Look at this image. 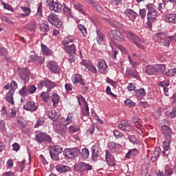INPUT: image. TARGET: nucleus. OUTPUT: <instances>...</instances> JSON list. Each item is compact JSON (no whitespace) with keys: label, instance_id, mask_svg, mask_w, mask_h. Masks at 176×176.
I'll use <instances>...</instances> for the list:
<instances>
[{"label":"nucleus","instance_id":"473e14b6","mask_svg":"<svg viewBox=\"0 0 176 176\" xmlns=\"http://www.w3.org/2000/svg\"><path fill=\"white\" fill-rule=\"evenodd\" d=\"M52 101L53 102V106L56 107V104H58L60 101V96L57 94H54L50 96Z\"/></svg>","mask_w":176,"mask_h":176},{"label":"nucleus","instance_id":"5fc2aeb1","mask_svg":"<svg viewBox=\"0 0 176 176\" xmlns=\"http://www.w3.org/2000/svg\"><path fill=\"white\" fill-rule=\"evenodd\" d=\"M50 119H54L56 118V111L54 110H50L47 113Z\"/></svg>","mask_w":176,"mask_h":176},{"label":"nucleus","instance_id":"774afa93","mask_svg":"<svg viewBox=\"0 0 176 176\" xmlns=\"http://www.w3.org/2000/svg\"><path fill=\"white\" fill-rule=\"evenodd\" d=\"M87 69H89V71H91V72H94V74H97V69L91 64L88 66Z\"/></svg>","mask_w":176,"mask_h":176},{"label":"nucleus","instance_id":"6e6d98bb","mask_svg":"<svg viewBox=\"0 0 176 176\" xmlns=\"http://www.w3.org/2000/svg\"><path fill=\"white\" fill-rule=\"evenodd\" d=\"M139 16L141 19H145V17H146V9H140L139 11Z\"/></svg>","mask_w":176,"mask_h":176},{"label":"nucleus","instance_id":"e2e57ef3","mask_svg":"<svg viewBox=\"0 0 176 176\" xmlns=\"http://www.w3.org/2000/svg\"><path fill=\"white\" fill-rule=\"evenodd\" d=\"M70 123H72V115L69 114L67 117V119L65 120V123L64 124L65 126H67Z\"/></svg>","mask_w":176,"mask_h":176},{"label":"nucleus","instance_id":"0e129e2a","mask_svg":"<svg viewBox=\"0 0 176 176\" xmlns=\"http://www.w3.org/2000/svg\"><path fill=\"white\" fill-rule=\"evenodd\" d=\"M45 124V121L43 120H38L36 124H34V128L38 129L39 126H43Z\"/></svg>","mask_w":176,"mask_h":176},{"label":"nucleus","instance_id":"680f3d73","mask_svg":"<svg viewBox=\"0 0 176 176\" xmlns=\"http://www.w3.org/2000/svg\"><path fill=\"white\" fill-rule=\"evenodd\" d=\"M1 21H3L4 23H7V24H13V21L10 20L9 18L7 16H1Z\"/></svg>","mask_w":176,"mask_h":176},{"label":"nucleus","instance_id":"f257e3e1","mask_svg":"<svg viewBox=\"0 0 176 176\" xmlns=\"http://www.w3.org/2000/svg\"><path fill=\"white\" fill-rule=\"evenodd\" d=\"M34 141H36L37 144H42V142L50 144V142H52V138L45 132L36 131L35 132Z\"/></svg>","mask_w":176,"mask_h":176},{"label":"nucleus","instance_id":"f8f14e48","mask_svg":"<svg viewBox=\"0 0 176 176\" xmlns=\"http://www.w3.org/2000/svg\"><path fill=\"white\" fill-rule=\"evenodd\" d=\"M50 10H53L56 13H60L63 10V6L61 3L57 2V0L54 1L51 5L48 6Z\"/></svg>","mask_w":176,"mask_h":176},{"label":"nucleus","instance_id":"a878e982","mask_svg":"<svg viewBox=\"0 0 176 176\" xmlns=\"http://www.w3.org/2000/svg\"><path fill=\"white\" fill-rule=\"evenodd\" d=\"M160 157V148H155L152 157H151V162H156Z\"/></svg>","mask_w":176,"mask_h":176},{"label":"nucleus","instance_id":"4d7b16f0","mask_svg":"<svg viewBox=\"0 0 176 176\" xmlns=\"http://www.w3.org/2000/svg\"><path fill=\"white\" fill-rule=\"evenodd\" d=\"M41 97H42L43 101H45V102H47V101H49V94H47V92H43L41 94Z\"/></svg>","mask_w":176,"mask_h":176},{"label":"nucleus","instance_id":"a211bd4d","mask_svg":"<svg viewBox=\"0 0 176 176\" xmlns=\"http://www.w3.org/2000/svg\"><path fill=\"white\" fill-rule=\"evenodd\" d=\"M30 75V70L27 67L21 68L19 69V76L22 80H27Z\"/></svg>","mask_w":176,"mask_h":176},{"label":"nucleus","instance_id":"20e7f679","mask_svg":"<svg viewBox=\"0 0 176 176\" xmlns=\"http://www.w3.org/2000/svg\"><path fill=\"white\" fill-rule=\"evenodd\" d=\"M44 86L47 88V91L49 92L52 89L56 87V82L48 79H44L43 80L40 81L38 85V90H42V87Z\"/></svg>","mask_w":176,"mask_h":176},{"label":"nucleus","instance_id":"7c9ffc66","mask_svg":"<svg viewBox=\"0 0 176 176\" xmlns=\"http://www.w3.org/2000/svg\"><path fill=\"white\" fill-rule=\"evenodd\" d=\"M70 47L66 46V48H64L65 52L69 54H76V47L75 45H69Z\"/></svg>","mask_w":176,"mask_h":176},{"label":"nucleus","instance_id":"ddd939ff","mask_svg":"<svg viewBox=\"0 0 176 176\" xmlns=\"http://www.w3.org/2000/svg\"><path fill=\"white\" fill-rule=\"evenodd\" d=\"M162 135H164V138H171L173 131L171 130V128L170 126L167 125H162Z\"/></svg>","mask_w":176,"mask_h":176},{"label":"nucleus","instance_id":"c756f323","mask_svg":"<svg viewBox=\"0 0 176 176\" xmlns=\"http://www.w3.org/2000/svg\"><path fill=\"white\" fill-rule=\"evenodd\" d=\"M89 155H90V152H89L88 148H84L82 149V151L80 153V156L82 160H87V159H89Z\"/></svg>","mask_w":176,"mask_h":176},{"label":"nucleus","instance_id":"a19ab883","mask_svg":"<svg viewBox=\"0 0 176 176\" xmlns=\"http://www.w3.org/2000/svg\"><path fill=\"white\" fill-rule=\"evenodd\" d=\"M176 74V68L168 69L165 72V75L166 76H175Z\"/></svg>","mask_w":176,"mask_h":176},{"label":"nucleus","instance_id":"3c124183","mask_svg":"<svg viewBox=\"0 0 176 176\" xmlns=\"http://www.w3.org/2000/svg\"><path fill=\"white\" fill-rule=\"evenodd\" d=\"M124 104L127 105V107H129V108H131V107H135V102H133L131 99H126L124 101Z\"/></svg>","mask_w":176,"mask_h":176},{"label":"nucleus","instance_id":"37998d69","mask_svg":"<svg viewBox=\"0 0 176 176\" xmlns=\"http://www.w3.org/2000/svg\"><path fill=\"white\" fill-rule=\"evenodd\" d=\"M63 12L66 14V16H68L69 19H74V16H72V12H71V9L68 8V7H64Z\"/></svg>","mask_w":176,"mask_h":176},{"label":"nucleus","instance_id":"052dcab7","mask_svg":"<svg viewBox=\"0 0 176 176\" xmlns=\"http://www.w3.org/2000/svg\"><path fill=\"white\" fill-rule=\"evenodd\" d=\"M135 89V85H134L133 82H130L128 84L127 89L129 90V91H134Z\"/></svg>","mask_w":176,"mask_h":176},{"label":"nucleus","instance_id":"ea45409f","mask_svg":"<svg viewBox=\"0 0 176 176\" xmlns=\"http://www.w3.org/2000/svg\"><path fill=\"white\" fill-rule=\"evenodd\" d=\"M63 146L60 145H55L52 147V152H55L56 153H63Z\"/></svg>","mask_w":176,"mask_h":176},{"label":"nucleus","instance_id":"4c0bfd02","mask_svg":"<svg viewBox=\"0 0 176 176\" xmlns=\"http://www.w3.org/2000/svg\"><path fill=\"white\" fill-rule=\"evenodd\" d=\"M21 9H22L23 12H24V14H22L23 17H27V16H30V14L31 13V9L24 6H21Z\"/></svg>","mask_w":176,"mask_h":176},{"label":"nucleus","instance_id":"f704fd0d","mask_svg":"<svg viewBox=\"0 0 176 176\" xmlns=\"http://www.w3.org/2000/svg\"><path fill=\"white\" fill-rule=\"evenodd\" d=\"M25 28L29 31H34L36 29V23L34 21H31L25 26Z\"/></svg>","mask_w":176,"mask_h":176},{"label":"nucleus","instance_id":"7ed1b4c3","mask_svg":"<svg viewBox=\"0 0 176 176\" xmlns=\"http://www.w3.org/2000/svg\"><path fill=\"white\" fill-rule=\"evenodd\" d=\"M146 9L148 10L147 12V20L148 23H153L157 17V10L153 8V5L149 3L146 6Z\"/></svg>","mask_w":176,"mask_h":176},{"label":"nucleus","instance_id":"49530a36","mask_svg":"<svg viewBox=\"0 0 176 176\" xmlns=\"http://www.w3.org/2000/svg\"><path fill=\"white\" fill-rule=\"evenodd\" d=\"M89 104H87V102H85V104H84V108L82 109V115L84 116H89Z\"/></svg>","mask_w":176,"mask_h":176},{"label":"nucleus","instance_id":"1a4fd4ad","mask_svg":"<svg viewBox=\"0 0 176 176\" xmlns=\"http://www.w3.org/2000/svg\"><path fill=\"white\" fill-rule=\"evenodd\" d=\"M101 148L98 147V144H95L91 148V160L94 162H97L98 160V157L100 156V151Z\"/></svg>","mask_w":176,"mask_h":176},{"label":"nucleus","instance_id":"79ce46f5","mask_svg":"<svg viewBox=\"0 0 176 176\" xmlns=\"http://www.w3.org/2000/svg\"><path fill=\"white\" fill-rule=\"evenodd\" d=\"M74 8L76 9V10H78L80 13H82V14H85V10H83V6L82 4H74Z\"/></svg>","mask_w":176,"mask_h":176},{"label":"nucleus","instance_id":"09e8293b","mask_svg":"<svg viewBox=\"0 0 176 176\" xmlns=\"http://www.w3.org/2000/svg\"><path fill=\"white\" fill-rule=\"evenodd\" d=\"M155 38H158V39H160V41H162V39H164V38L167 36V34H166L165 32H162L156 33L155 34Z\"/></svg>","mask_w":176,"mask_h":176},{"label":"nucleus","instance_id":"13d9d810","mask_svg":"<svg viewBox=\"0 0 176 176\" xmlns=\"http://www.w3.org/2000/svg\"><path fill=\"white\" fill-rule=\"evenodd\" d=\"M69 133H76V131H79V127L77 126L73 125L69 127Z\"/></svg>","mask_w":176,"mask_h":176},{"label":"nucleus","instance_id":"de8ad7c7","mask_svg":"<svg viewBox=\"0 0 176 176\" xmlns=\"http://www.w3.org/2000/svg\"><path fill=\"white\" fill-rule=\"evenodd\" d=\"M129 138L130 142H132V144L135 145H138V144H140V140H138V139H137V138H135V135H131L129 136Z\"/></svg>","mask_w":176,"mask_h":176},{"label":"nucleus","instance_id":"423d86ee","mask_svg":"<svg viewBox=\"0 0 176 176\" xmlns=\"http://www.w3.org/2000/svg\"><path fill=\"white\" fill-rule=\"evenodd\" d=\"M47 67L49 69V71L52 72V74H60L61 72V68L56 61H50L47 63Z\"/></svg>","mask_w":176,"mask_h":176},{"label":"nucleus","instance_id":"bf43d9fd","mask_svg":"<svg viewBox=\"0 0 176 176\" xmlns=\"http://www.w3.org/2000/svg\"><path fill=\"white\" fill-rule=\"evenodd\" d=\"M10 86L11 90H10V91H13V93H14L16 89H17V82L14 80H12L10 83Z\"/></svg>","mask_w":176,"mask_h":176},{"label":"nucleus","instance_id":"c03bdc74","mask_svg":"<svg viewBox=\"0 0 176 176\" xmlns=\"http://www.w3.org/2000/svg\"><path fill=\"white\" fill-rule=\"evenodd\" d=\"M42 58V56H38L36 55L30 56V60L32 63H34V64H39V60Z\"/></svg>","mask_w":176,"mask_h":176},{"label":"nucleus","instance_id":"c85d7f7f","mask_svg":"<svg viewBox=\"0 0 176 176\" xmlns=\"http://www.w3.org/2000/svg\"><path fill=\"white\" fill-rule=\"evenodd\" d=\"M13 94H14L13 91H9L6 95V100L8 101V102H10V104H12V105L14 104V101L13 100Z\"/></svg>","mask_w":176,"mask_h":176},{"label":"nucleus","instance_id":"72a5a7b5","mask_svg":"<svg viewBox=\"0 0 176 176\" xmlns=\"http://www.w3.org/2000/svg\"><path fill=\"white\" fill-rule=\"evenodd\" d=\"M155 71L157 75L161 74V72H164L166 71V65H155Z\"/></svg>","mask_w":176,"mask_h":176},{"label":"nucleus","instance_id":"dca6fc26","mask_svg":"<svg viewBox=\"0 0 176 176\" xmlns=\"http://www.w3.org/2000/svg\"><path fill=\"white\" fill-rule=\"evenodd\" d=\"M118 129L122 130L123 131H131L133 130V127L130 126V124L128 121H123L121 124H118Z\"/></svg>","mask_w":176,"mask_h":176},{"label":"nucleus","instance_id":"a18cd8bd","mask_svg":"<svg viewBox=\"0 0 176 176\" xmlns=\"http://www.w3.org/2000/svg\"><path fill=\"white\" fill-rule=\"evenodd\" d=\"M78 30L80 31L83 36H87V30L83 25H78Z\"/></svg>","mask_w":176,"mask_h":176},{"label":"nucleus","instance_id":"f3484780","mask_svg":"<svg viewBox=\"0 0 176 176\" xmlns=\"http://www.w3.org/2000/svg\"><path fill=\"white\" fill-rule=\"evenodd\" d=\"M174 174L173 170L168 165H166L164 168V172L159 170L157 173V176H171Z\"/></svg>","mask_w":176,"mask_h":176},{"label":"nucleus","instance_id":"4468645a","mask_svg":"<svg viewBox=\"0 0 176 176\" xmlns=\"http://www.w3.org/2000/svg\"><path fill=\"white\" fill-rule=\"evenodd\" d=\"M98 67H99V72L102 74H108V65H107V63L105 60H102L99 61L98 63Z\"/></svg>","mask_w":176,"mask_h":176},{"label":"nucleus","instance_id":"39448f33","mask_svg":"<svg viewBox=\"0 0 176 176\" xmlns=\"http://www.w3.org/2000/svg\"><path fill=\"white\" fill-rule=\"evenodd\" d=\"M47 21L55 25L56 28H60L63 25V22L60 19L57 18V16L55 14H51L47 16Z\"/></svg>","mask_w":176,"mask_h":176},{"label":"nucleus","instance_id":"6e6552de","mask_svg":"<svg viewBox=\"0 0 176 176\" xmlns=\"http://www.w3.org/2000/svg\"><path fill=\"white\" fill-rule=\"evenodd\" d=\"M38 107L39 104H38V102H35L34 101H29L23 105V109H25V111H29L30 112H35V111L38 109Z\"/></svg>","mask_w":176,"mask_h":176},{"label":"nucleus","instance_id":"393cba45","mask_svg":"<svg viewBox=\"0 0 176 176\" xmlns=\"http://www.w3.org/2000/svg\"><path fill=\"white\" fill-rule=\"evenodd\" d=\"M125 14L129 17V19H131L133 20H135V17L138 16V14L131 9L126 10L125 11Z\"/></svg>","mask_w":176,"mask_h":176},{"label":"nucleus","instance_id":"9b49d317","mask_svg":"<svg viewBox=\"0 0 176 176\" xmlns=\"http://www.w3.org/2000/svg\"><path fill=\"white\" fill-rule=\"evenodd\" d=\"M170 144H171V138H164L162 144V148H164L162 153H164L165 156H167V155L170 153V151H168V149H170Z\"/></svg>","mask_w":176,"mask_h":176},{"label":"nucleus","instance_id":"b1692460","mask_svg":"<svg viewBox=\"0 0 176 176\" xmlns=\"http://www.w3.org/2000/svg\"><path fill=\"white\" fill-rule=\"evenodd\" d=\"M145 72L147 75H157L156 66L155 65H148L146 67Z\"/></svg>","mask_w":176,"mask_h":176},{"label":"nucleus","instance_id":"aec40b11","mask_svg":"<svg viewBox=\"0 0 176 176\" xmlns=\"http://www.w3.org/2000/svg\"><path fill=\"white\" fill-rule=\"evenodd\" d=\"M73 83H79L82 86H85L86 83L83 81L82 75L80 74H74L73 75Z\"/></svg>","mask_w":176,"mask_h":176},{"label":"nucleus","instance_id":"c9c22d12","mask_svg":"<svg viewBox=\"0 0 176 176\" xmlns=\"http://www.w3.org/2000/svg\"><path fill=\"white\" fill-rule=\"evenodd\" d=\"M19 93L20 96H21V97H27V96H28V89L27 88V86L24 85L19 91Z\"/></svg>","mask_w":176,"mask_h":176},{"label":"nucleus","instance_id":"69168bd1","mask_svg":"<svg viewBox=\"0 0 176 176\" xmlns=\"http://www.w3.org/2000/svg\"><path fill=\"white\" fill-rule=\"evenodd\" d=\"M138 93L140 94V97H145L146 96V92L144 88L138 90Z\"/></svg>","mask_w":176,"mask_h":176},{"label":"nucleus","instance_id":"58836bf2","mask_svg":"<svg viewBox=\"0 0 176 176\" xmlns=\"http://www.w3.org/2000/svg\"><path fill=\"white\" fill-rule=\"evenodd\" d=\"M107 146L110 151L115 152V151H116V148H118V144L115 143L114 142H109Z\"/></svg>","mask_w":176,"mask_h":176},{"label":"nucleus","instance_id":"6ab92c4d","mask_svg":"<svg viewBox=\"0 0 176 176\" xmlns=\"http://www.w3.org/2000/svg\"><path fill=\"white\" fill-rule=\"evenodd\" d=\"M110 38L113 39H117L118 41L122 39L123 35L118 30H113L109 32Z\"/></svg>","mask_w":176,"mask_h":176},{"label":"nucleus","instance_id":"cd10ccee","mask_svg":"<svg viewBox=\"0 0 176 176\" xmlns=\"http://www.w3.org/2000/svg\"><path fill=\"white\" fill-rule=\"evenodd\" d=\"M41 50L44 56H52L53 54V52H52L50 48H49L45 44H41Z\"/></svg>","mask_w":176,"mask_h":176},{"label":"nucleus","instance_id":"864d4df0","mask_svg":"<svg viewBox=\"0 0 176 176\" xmlns=\"http://www.w3.org/2000/svg\"><path fill=\"white\" fill-rule=\"evenodd\" d=\"M113 135L116 138H120L123 137V133L122 132L119 131L118 129H115L113 131Z\"/></svg>","mask_w":176,"mask_h":176},{"label":"nucleus","instance_id":"5701e85b","mask_svg":"<svg viewBox=\"0 0 176 176\" xmlns=\"http://www.w3.org/2000/svg\"><path fill=\"white\" fill-rule=\"evenodd\" d=\"M165 21L166 23H171L172 24H176V14H168L165 16Z\"/></svg>","mask_w":176,"mask_h":176},{"label":"nucleus","instance_id":"bb28decb","mask_svg":"<svg viewBox=\"0 0 176 176\" xmlns=\"http://www.w3.org/2000/svg\"><path fill=\"white\" fill-rule=\"evenodd\" d=\"M172 98L173 99V108L172 111L168 113V118L173 119L176 118V98L174 96Z\"/></svg>","mask_w":176,"mask_h":176},{"label":"nucleus","instance_id":"0eeeda50","mask_svg":"<svg viewBox=\"0 0 176 176\" xmlns=\"http://www.w3.org/2000/svg\"><path fill=\"white\" fill-rule=\"evenodd\" d=\"M79 152H80V149L78 148H72V149H66L64 151V155L68 159H75L78 155H79Z\"/></svg>","mask_w":176,"mask_h":176},{"label":"nucleus","instance_id":"2f4dec72","mask_svg":"<svg viewBox=\"0 0 176 176\" xmlns=\"http://www.w3.org/2000/svg\"><path fill=\"white\" fill-rule=\"evenodd\" d=\"M97 36H96V41L99 45H101L102 43V41H104V34L101 31L97 30Z\"/></svg>","mask_w":176,"mask_h":176},{"label":"nucleus","instance_id":"4be33fe9","mask_svg":"<svg viewBox=\"0 0 176 176\" xmlns=\"http://www.w3.org/2000/svg\"><path fill=\"white\" fill-rule=\"evenodd\" d=\"M78 167L80 170V171H90V170H92L93 166L89 164H86L85 162H80L78 164Z\"/></svg>","mask_w":176,"mask_h":176},{"label":"nucleus","instance_id":"8fccbe9b","mask_svg":"<svg viewBox=\"0 0 176 176\" xmlns=\"http://www.w3.org/2000/svg\"><path fill=\"white\" fill-rule=\"evenodd\" d=\"M28 92L30 93V94H34L35 91H36V87L35 85H29L28 87Z\"/></svg>","mask_w":176,"mask_h":176},{"label":"nucleus","instance_id":"603ef678","mask_svg":"<svg viewBox=\"0 0 176 176\" xmlns=\"http://www.w3.org/2000/svg\"><path fill=\"white\" fill-rule=\"evenodd\" d=\"M63 44L64 45V48H67V46H75V45L72 43V40H71L70 41L69 40H64L63 41Z\"/></svg>","mask_w":176,"mask_h":176},{"label":"nucleus","instance_id":"e433bc0d","mask_svg":"<svg viewBox=\"0 0 176 176\" xmlns=\"http://www.w3.org/2000/svg\"><path fill=\"white\" fill-rule=\"evenodd\" d=\"M50 153L52 160H54L55 162H58V160H60V157L58 156L60 154L58 153L50 151Z\"/></svg>","mask_w":176,"mask_h":176},{"label":"nucleus","instance_id":"9d476101","mask_svg":"<svg viewBox=\"0 0 176 176\" xmlns=\"http://www.w3.org/2000/svg\"><path fill=\"white\" fill-rule=\"evenodd\" d=\"M105 159L109 166H111V167H113V166L116 165V164L115 163V157H113V155L111 154L110 151H108V150L106 151Z\"/></svg>","mask_w":176,"mask_h":176},{"label":"nucleus","instance_id":"2eb2a0df","mask_svg":"<svg viewBox=\"0 0 176 176\" xmlns=\"http://www.w3.org/2000/svg\"><path fill=\"white\" fill-rule=\"evenodd\" d=\"M56 171L58 173H60V174H63L64 173H68L72 170V168L67 165H63V164H58L56 166Z\"/></svg>","mask_w":176,"mask_h":176},{"label":"nucleus","instance_id":"412c9836","mask_svg":"<svg viewBox=\"0 0 176 176\" xmlns=\"http://www.w3.org/2000/svg\"><path fill=\"white\" fill-rule=\"evenodd\" d=\"M38 27L41 32L44 33V35H46V32H49V31H50V27H49L47 23H45V22L39 23Z\"/></svg>","mask_w":176,"mask_h":176},{"label":"nucleus","instance_id":"338daca9","mask_svg":"<svg viewBox=\"0 0 176 176\" xmlns=\"http://www.w3.org/2000/svg\"><path fill=\"white\" fill-rule=\"evenodd\" d=\"M159 85L162 87H168V86H170V81H161Z\"/></svg>","mask_w":176,"mask_h":176},{"label":"nucleus","instance_id":"f03ea898","mask_svg":"<svg viewBox=\"0 0 176 176\" xmlns=\"http://www.w3.org/2000/svg\"><path fill=\"white\" fill-rule=\"evenodd\" d=\"M126 38L129 39V41L130 42H132V43H133L134 45H135V46H137L138 47H139V49H142L144 50V49H145V47L141 44H140V43H142V39L141 38H140V36L134 34L133 32H126Z\"/></svg>","mask_w":176,"mask_h":176}]
</instances>
